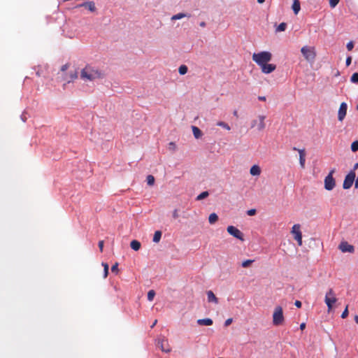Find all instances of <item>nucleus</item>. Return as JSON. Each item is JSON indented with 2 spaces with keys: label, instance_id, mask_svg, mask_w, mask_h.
Wrapping results in <instances>:
<instances>
[{
  "label": "nucleus",
  "instance_id": "f257e3e1",
  "mask_svg": "<svg viewBox=\"0 0 358 358\" xmlns=\"http://www.w3.org/2000/svg\"><path fill=\"white\" fill-rule=\"evenodd\" d=\"M103 77V73L92 66H86L80 72V78L85 81H93Z\"/></svg>",
  "mask_w": 358,
  "mask_h": 358
},
{
  "label": "nucleus",
  "instance_id": "f03ea898",
  "mask_svg": "<svg viewBox=\"0 0 358 358\" xmlns=\"http://www.w3.org/2000/svg\"><path fill=\"white\" fill-rule=\"evenodd\" d=\"M252 58L257 65L262 66L271 60L272 54L268 51H262L258 53H253Z\"/></svg>",
  "mask_w": 358,
  "mask_h": 358
},
{
  "label": "nucleus",
  "instance_id": "7ed1b4c3",
  "mask_svg": "<svg viewBox=\"0 0 358 358\" xmlns=\"http://www.w3.org/2000/svg\"><path fill=\"white\" fill-rule=\"evenodd\" d=\"M301 52L308 62H314L316 57V51L314 47L303 46L301 49Z\"/></svg>",
  "mask_w": 358,
  "mask_h": 358
},
{
  "label": "nucleus",
  "instance_id": "20e7f679",
  "mask_svg": "<svg viewBox=\"0 0 358 358\" xmlns=\"http://www.w3.org/2000/svg\"><path fill=\"white\" fill-rule=\"evenodd\" d=\"M284 322L283 310L281 306H276L273 314V324L279 326Z\"/></svg>",
  "mask_w": 358,
  "mask_h": 358
},
{
  "label": "nucleus",
  "instance_id": "39448f33",
  "mask_svg": "<svg viewBox=\"0 0 358 358\" xmlns=\"http://www.w3.org/2000/svg\"><path fill=\"white\" fill-rule=\"evenodd\" d=\"M337 299L332 289H329L326 293L324 301L328 308V312H330L333 308V304L336 303Z\"/></svg>",
  "mask_w": 358,
  "mask_h": 358
},
{
  "label": "nucleus",
  "instance_id": "423d86ee",
  "mask_svg": "<svg viewBox=\"0 0 358 358\" xmlns=\"http://www.w3.org/2000/svg\"><path fill=\"white\" fill-rule=\"evenodd\" d=\"M292 234L294 238L297 241L299 246L302 245V234L301 231V226L299 224H294L292 228Z\"/></svg>",
  "mask_w": 358,
  "mask_h": 358
},
{
  "label": "nucleus",
  "instance_id": "0eeeda50",
  "mask_svg": "<svg viewBox=\"0 0 358 358\" xmlns=\"http://www.w3.org/2000/svg\"><path fill=\"white\" fill-rule=\"evenodd\" d=\"M265 119H266L265 115H259L257 117V120H252V122L251 123V127H257L258 131H262L266 127V124L264 122Z\"/></svg>",
  "mask_w": 358,
  "mask_h": 358
},
{
  "label": "nucleus",
  "instance_id": "6e6552de",
  "mask_svg": "<svg viewBox=\"0 0 358 358\" xmlns=\"http://www.w3.org/2000/svg\"><path fill=\"white\" fill-rule=\"evenodd\" d=\"M227 231L230 235L233 236L234 237L242 241H244L243 234L236 227L234 226H229L227 228Z\"/></svg>",
  "mask_w": 358,
  "mask_h": 358
},
{
  "label": "nucleus",
  "instance_id": "1a4fd4ad",
  "mask_svg": "<svg viewBox=\"0 0 358 358\" xmlns=\"http://www.w3.org/2000/svg\"><path fill=\"white\" fill-rule=\"evenodd\" d=\"M338 249L342 252L353 253L355 252V248L352 245L349 244L347 241H343L338 245Z\"/></svg>",
  "mask_w": 358,
  "mask_h": 358
},
{
  "label": "nucleus",
  "instance_id": "9d476101",
  "mask_svg": "<svg viewBox=\"0 0 358 358\" xmlns=\"http://www.w3.org/2000/svg\"><path fill=\"white\" fill-rule=\"evenodd\" d=\"M157 345L160 348L162 352H169L171 350L168 340L164 338L158 339Z\"/></svg>",
  "mask_w": 358,
  "mask_h": 358
},
{
  "label": "nucleus",
  "instance_id": "9b49d317",
  "mask_svg": "<svg viewBox=\"0 0 358 358\" xmlns=\"http://www.w3.org/2000/svg\"><path fill=\"white\" fill-rule=\"evenodd\" d=\"M347 109H348L347 103L345 102L341 103L340 105L338 111V120L340 122H342L344 120V118L347 114Z\"/></svg>",
  "mask_w": 358,
  "mask_h": 358
},
{
  "label": "nucleus",
  "instance_id": "f8f14e48",
  "mask_svg": "<svg viewBox=\"0 0 358 358\" xmlns=\"http://www.w3.org/2000/svg\"><path fill=\"white\" fill-rule=\"evenodd\" d=\"M262 73L268 74L274 71L276 69V66L273 64L266 63L265 64L260 66Z\"/></svg>",
  "mask_w": 358,
  "mask_h": 358
},
{
  "label": "nucleus",
  "instance_id": "ddd939ff",
  "mask_svg": "<svg viewBox=\"0 0 358 358\" xmlns=\"http://www.w3.org/2000/svg\"><path fill=\"white\" fill-rule=\"evenodd\" d=\"M293 150H298L299 154V163L302 168H304L305 166V162H306V150L304 149H296V148H294Z\"/></svg>",
  "mask_w": 358,
  "mask_h": 358
},
{
  "label": "nucleus",
  "instance_id": "4468645a",
  "mask_svg": "<svg viewBox=\"0 0 358 358\" xmlns=\"http://www.w3.org/2000/svg\"><path fill=\"white\" fill-rule=\"evenodd\" d=\"M213 323V321L210 318L199 319L197 324L201 326H210Z\"/></svg>",
  "mask_w": 358,
  "mask_h": 358
},
{
  "label": "nucleus",
  "instance_id": "2eb2a0df",
  "mask_svg": "<svg viewBox=\"0 0 358 358\" xmlns=\"http://www.w3.org/2000/svg\"><path fill=\"white\" fill-rule=\"evenodd\" d=\"M79 6H83L87 8L91 12H94L96 10V6L95 3L93 1H87L82 4H80Z\"/></svg>",
  "mask_w": 358,
  "mask_h": 358
},
{
  "label": "nucleus",
  "instance_id": "dca6fc26",
  "mask_svg": "<svg viewBox=\"0 0 358 358\" xmlns=\"http://www.w3.org/2000/svg\"><path fill=\"white\" fill-rule=\"evenodd\" d=\"M250 173L252 176H259L261 173V168L258 165H253L250 168Z\"/></svg>",
  "mask_w": 358,
  "mask_h": 358
},
{
  "label": "nucleus",
  "instance_id": "f3484780",
  "mask_svg": "<svg viewBox=\"0 0 358 358\" xmlns=\"http://www.w3.org/2000/svg\"><path fill=\"white\" fill-rule=\"evenodd\" d=\"M207 297L208 302H214L215 303H218V299L212 291L207 292Z\"/></svg>",
  "mask_w": 358,
  "mask_h": 358
},
{
  "label": "nucleus",
  "instance_id": "a211bd4d",
  "mask_svg": "<svg viewBox=\"0 0 358 358\" xmlns=\"http://www.w3.org/2000/svg\"><path fill=\"white\" fill-rule=\"evenodd\" d=\"M335 185V180H324V187L327 190L333 189Z\"/></svg>",
  "mask_w": 358,
  "mask_h": 358
},
{
  "label": "nucleus",
  "instance_id": "6ab92c4d",
  "mask_svg": "<svg viewBox=\"0 0 358 358\" xmlns=\"http://www.w3.org/2000/svg\"><path fill=\"white\" fill-rule=\"evenodd\" d=\"M192 132H193L194 136L196 138H199L202 136V132L199 128H198L196 126H192Z\"/></svg>",
  "mask_w": 358,
  "mask_h": 358
},
{
  "label": "nucleus",
  "instance_id": "aec40b11",
  "mask_svg": "<svg viewBox=\"0 0 358 358\" xmlns=\"http://www.w3.org/2000/svg\"><path fill=\"white\" fill-rule=\"evenodd\" d=\"M141 243L136 240H133L130 243L131 248L135 251H138L141 248Z\"/></svg>",
  "mask_w": 358,
  "mask_h": 358
},
{
  "label": "nucleus",
  "instance_id": "412c9836",
  "mask_svg": "<svg viewBox=\"0 0 358 358\" xmlns=\"http://www.w3.org/2000/svg\"><path fill=\"white\" fill-rule=\"evenodd\" d=\"M300 2L299 0H294L292 4V9L295 14H297L300 10Z\"/></svg>",
  "mask_w": 358,
  "mask_h": 358
},
{
  "label": "nucleus",
  "instance_id": "4be33fe9",
  "mask_svg": "<svg viewBox=\"0 0 358 358\" xmlns=\"http://www.w3.org/2000/svg\"><path fill=\"white\" fill-rule=\"evenodd\" d=\"M218 220V216L216 213H213L208 217V222L210 224H215Z\"/></svg>",
  "mask_w": 358,
  "mask_h": 358
},
{
  "label": "nucleus",
  "instance_id": "5701e85b",
  "mask_svg": "<svg viewBox=\"0 0 358 358\" xmlns=\"http://www.w3.org/2000/svg\"><path fill=\"white\" fill-rule=\"evenodd\" d=\"M162 231H156L154 234V236H153V242L154 243H159L161 240V238H162Z\"/></svg>",
  "mask_w": 358,
  "mask_h": 358
},
{
  "label": "nucleus",
  "instance_id": "b1692460",
  "mask_svg": "<svg viewBox=\"0 0 358 358\" xmlns=\"http://www.w3.org/2000/svg\"><path fill=\"white\" fill-rule=\"evenodd\" d=\"M187 16L186 14L185 13H178L176 15H174L171 17V20H180V19H182L185 17Z\"/></svg>",
  "mask_w": 358,
  "mask_h": 358
},
{
  "label": "nucleus",
  "instance_id": "393cba45",
  "mask_svg": "<svg viewBox=\"0 0 358 358\" xmlns=\"http://www.w3.org/2000/svg\"><path fill=\"white\" fill-rule=\"evenodd\" d=\"M217 125L219 127H221L228 131H229L231 129V127H229V125L224 122L220 121V122H217Z\"/></svg>",
  "mask_w": 358,
  "mask_h": 358
},
{
  "label": "nucleus",
  "instance_id": "a878e982",
  "mask_svg": "<svg viewBox=\"0 0 358 358\" xmlns=\"http://www.w3.org/2000/svg\"><path fill=\"white\" fill-rule=\"evenodd\" d=\"M355 180H344L343 187L344 189H349L353 185Z\"/></svg>",
  "mask_w": 358,
  "mask_h": 358
},
{
  "label": "nucleus",
  "instance_id": "bb28decb",
  "mask_svg": "<svg viewBox=\"0 0 358 358\" xmlns=\"http://www.w3.org/2000/svg\"><path fill=\"white\" fill-rule=\"evenodd\" d=\"M208 195H209L208 192H207V191L203 192L197 196L196 200L197 201L202 200V199L206 198Z\"/></svg>",
  "mask_w": 358,
  "mask_h": 358
},
{
  "label": "nucleus",
  "instance_id": "cd10ccee",
  "mask_svg": "<svg viewBox=\"0 0 358 358\" xmlns=\"http://www.w3.org/2000/svg\"><path fill=\"white\" fill-rule=\"evenodd\" d=\"M187 67L185 65H181L178 69V72L180 75H185L187 72Z\"/></svg>",
  "mask_w": 358,
  "mask_h": 358
},
{
  "label": "nucleus",
  "instance_id": "c85d7f7f",
  "mask_svg": "<svg viewBox=\"0 0 358 358\" xmlns=\"http://www.w3.org/2000/svg\"><path fill=\"white\" fill-rule=\"evenodd\" d=\"M102 266H103V278H106L108 275V265L106 263H102Z\"/></svg>",
  "mask_w": 358,
  "mask_h": 358
},
{
  "label": "nucleus",
  "instance_id": "c756f323",
  "mask_svg": "<svg viewBox=\"0 0 358 358\" xmlns=\"http://www.w3.org/2000/svg\"><path fill=\"white\" fill-rule=\"evenodd\" d=\"M255 260L253 259H247V260H245L242 262L241 264V266L243 267V268H247L248 266H250L251 265V264L252 262H254Z\"/></svg>",
  "mask_w": 358,
  "mask_h": 358
},
{
  "label": "nucleus",
  "instance_id": "7c9ffc66",
  "mask_svg": "<svg viewBox=\"0 0 358 358\" xmlns=\"http://www.w3.org/2000/svg\"><path fill=\"white\" fill-rule=\"evenodd\" d=\"M287 24L285 22H282L276 28V31H283L285 30Z\"/></svg>",
  "mask_w": 358,
  "mask_h": 358
},
{
  "label": "nucleus",
  "instance_id": "2f4dec72",
  "mask_svg": "<svg viewBox=\"0 0 358 358\" xmlns=\"http://www.w3.org/2000/svg\"><path fill=\"white\" fill-rule=\"evenodd\" d=\"M155 296V292L153 289H151L148 293V299L150 301H152Z\"/></svg>",
  "mask_w": 358,
  "mask_h": 358
},
{
  "label": "nucleus",
  "instance_id": "473e14b6",
  "mask_svg": "<svg viewBox=\"0 0 358 358\" xmlns=\"http://www.w3.org/2000/svg\"><path fill=\"white\" fill-rule=\"evenodd\" d=\"M351 150L352 152H357L358 150V141H355L351 144Z\"/></svg>",
  "mask_w": 358,
  "mask_h": 358
},
{
  "label": "nucleus",
  "instance_id": "72a5a7b5",
  "mask_svg": "<svg viewBox=\"0 0 358 358\" xmlns=\"http://www.w3.org/2000/svg\"><path fill=\"white\" fill-rule=\"evenodd\" d=\"M350 81L354 83H358V73H354L352 75Z\"/></svg>",
  "mask_w": 358,
  "mask_h": 358
},
{
  "label": "nucleus",
  "instance_id": "f704fd0d",
  "mask_svg": "<svg viewBox=\"0 0 358 358\" xmlns=\"http://www.w3.org/2000/svg\"><path fill=\"white\" fill-rule=\"evenodd\" d=\"M355 173L351 171L348 174L346 175L345 179H355Z\"/></svg>",
  "mask_w": 358,
  "mask_h": 358
},
{
  "label": "nucleus",
  "instance_id": "c9c22d12",
  "mask_svg": "<svg viewBox=\"0 0 358 358\" xmlns=\"http://www.w3.org/2000/svg\"><path fill=\"white\" fill-rule=\"evenodd\" d=\"M340 0H329V6L331 8H335L339 3Z\"/></svg>",
  "mask_w": 358,
  "mask_h": 358
},
{
  "label": "nucleus",
  "instance_id": "e433bc0d",
  "mask_svg": "<svg viewBox=\"0 0 358 358\" xmlns=\"http://www.w3.org/2000/svg\"><path fill=\"white\" fill-rule=\"evenodd\" d=\"M177 148V146L174 142H170L169 143V149L171 151H175Z\"/></svg>",
  "mask_w": 358,
  "mask_h": 358
},
{
  "label": "nucleus",
  "instance_id": "4c0bfd02",
  "mask_svg": "<svg viewBox=\"0 0 358 358\" xmlns=\"http://www.w3.org/2000/svg\"><path fill=\"white\" fill-rule=\"evenodd\" d=\"M346 48L348 51H351L354 48V43L352 41H350L347 43Z\"/></svg>",
  "mask_w": 358,
  "mask_h": 358
},
{
  "label": "nucleus",
  "instance_id": "58836bf2",
  "mask_svg": "<svg viewBox=\"0 0 358 358\" xmlns=\"http://www.w3.org/2000/svg\"><path fill=\"white\" fill-rule=\"evenodd\" d=\"M111 271L117 273L118 272V263H115L111 267Z\"/></svg>",
  "mask_w": 358,
  "mask_h": 358
},
{
  "label": "nucleus",
  "instance_id": "ea45409f",
  "mask_svg": "<svg viewBox=\"0 0 358 358\" xmlns=\"http://www.w3.org/2000/svg\"><path fill=\"white\" fill-rule=\"evenodd\" d=\"M348 306H347L346 308H345L344 311L341 314V317L342 318H345V317H348Z\"/></svg>",
  "mask_w": 358,
  "mask_h": 358
},
{
  "label": "nucleus",
  "instance_id": "a19ab883",
  "mask_svg": "<svg viewBox=\"0 0 358 358\" xmlns=\"http://www.w3.org/2000/svg\"><path fill=\"white\" fill-rule=\"evenodd\" d=\"M247 214L250 216H253L256 214V210L250 209V210H248Z\"/></svg>",
  "mask_w": 358,
  "mask_h": 358
},
{
  "label": "nucleus",
  "instance_id": "79ce46f5",
  "mask_svg": "<svg viewBox=\"0 0 358 358\" xmlns=\"http://www.w3.org/2000/svg\"><path fill=\"white\" fill-rule=\"evenodd\" d=\"M334 172V170H331L329 173L325 177L324 179H334L333 178V173Z\"/></svg>",
  "mask_w": 358,
  "mask_h": 358
},
{
  "label": "nucleus",
  "instance_id": "37998d69",
  "mask_svg": "<svg viewBox=\"0 0 358 358\" xmlns=\"http://www.w3.org/2000/svg\"><path fill=\"white\" fill-rule=\"evenodd\" d=\"M232 318H229L227 319L225 322H224V326L225 327H228L229 325H230L232 322Z\"/></svg>",
  "mask_w": 358,
  "mask_h": 358
},
{
  "label": "nucleus",
  "instance_id": "c03bdc74",
  "mask_svg": "<svg viewBox=\"0 0 358 358\" xmlns=\"http://www.w3.org/2000/svg\"><path fill=\"white\" fill-rule=\"evenodd\" d=\"M179 217V215H178V210L176 209L173 210V217L174 219H177L178 217Z\"/></svg>",
  "mask_w": 358,
  "mask_h": 358
},
{
  "label": "nucleus",
  "instance_id": "a18cd8bd",
  "mask_svg": "<svg viewBox=\"0 0 358 358\" xmlns=\"http://www.w3.org/2000/svg\"><path fill=\"white\" fill-rule=\"evenodd\" d=\"M103 243H103V241H100L99 242V250H100V251H101V252H102V251H103Z\"/></svg>",
  "mask_w": 358,
  "mask_h": 358
},
{
  "label": "nucleus",
  "instance_id": "49530a36",
  "mask_svg": "<svg viewBox=\"0 0 358 358\" xmlns=\"http://www.w3.org/2000/svg\"><path fill=\"white\" fill-rule=\"evenodd\" d=\"M351 62H352V57H348L347 59H346V66H348L350 65L351 64Z\"/></svg>",
  "mask_w": 358,
  "mask_h": 358
},
{
  "label": "nucleus",
  "instance_id": "de8ad7c7",
  "mask_svg": "<svg viewBox=\"0 0 358 358\" xmlns=\"http://www.w3.org/2000/svg\"><path fill=\"white\" fill-rule=\"evenodd\" d=\"M294 305L297 307V308H301V302L300 301H298L296 300L294 303Z\"/></svg>",
  "mask_w": 358,
  "mask_h": 358
},
{
  "label": "nucleus",
  "instance_id": "09e8293b",
  "mask_svg": "<svg viewBox=\"0 0 358 358\" xmlns=\"http://www.w3.org/2000/svg\"><path fill=\"white\" fill-rule=\"evenodd\" d=\"M258 99L262 101H265L266 99V96H259Z\"/></svg>",
  "mask_w": 358,
  "mask_h": 358
},
{
  "label": "nucleus",
  "instance_id": "8fccbe9b",
  "mask_svg": "<svg viewBox=\"0 0 358 358\" xmlns=\"http://www.w3.org/2000/svg\"><path fill=\"white\" fill-rule=\"evenodd\" d=\"M155 180H148V185L152 186L155 184Z\"/></svg>",
  "mask_w": 358,
  "mask_h": 358
},
{
  "label": "nucleus",
  "instance_id": "3c124183",
  "mask_svg": "<svg viewBox=\"0 0 358 358\" xmlns=\"http://www.w3.org/2000/svg\"><path fill=\"white\" fill-rule=\"evenodd\" d=\"M306 328V323L303 322L300 324V329L303 330Z\"/></svg>",
  "mask_w": 358,
  "mask_h": 358
},
{
  "label": "nucleus",
  "instance_id": "603ef678",
  "mask_svg": "<svg viewBox=\"0 0 358 358\" xmlns=\"http://www.w3.org/2000/svg\"><path fill=\"white\" fill-rule=\"evenodd\" d=\"M67 69H68V65H67V64H65V65H64V66H62L61 70H62V71H66Z\"/></svg>",
  "mask_w": 358,
  "mask_h": 358
},
{
  "label": "nucleus",
  "instance_id": "864d4df0",
  "mask_svg": "<svg viewBox=\"0 0 358 358\" xmlns=\"http://www.w3.org/2000/svg\"><path fill=\"white\" fill-rule=\"evenodd\" d=\"M146 179H155L154 176H152V175H148L146 178Z\"/></svg>",
  "mask_w": 358,
  "mask_h": 358
},
{
  "label": "nucleus",
  "instance_id": "5fc2aeb1",
  "mask_svg": "<svg viewBox=\"0 0 358 358\" xmlns=\"http://www.w3.org/2000/svg\"><path fill=\"white\" fill-rule=\"evenodd\" d=\"M157 322V320H155L154 321V322L152 323V324L151 325V328H153V327L156 325Z\"/></svg>",
  "mask_w": 358,
  "mask_h": 358
},
{
  "label": "nucleus",
  "instance_id": "6e6d98bb",
  "mask_svg": "<svg viewBox=\"0 0 358 358\" xmlns=\"http://www.w3.org/2000/svg\"><path fill=\"white\" fill-rule=\"evenodd\" d=\"M200 26H201V27H206V22H201L200 23Z\"/></svg>",
  "mask_w": 358,
  "mask_h": 358
},
{
  "label": "nucleus",
  "instance_id": "4d7b16f0",
  "mask_svg": "<svg viewBox=\"0 0 358 358\" xmlns=\"http://www.w3.org/2000/svg\"><path fill=\"white\" fill-rule=\"evenodd\" d=\"M355 188H358V180H355Z\"/></svg>",
  "mask_w": 358,
  "mask_h": 358
},
{
  "label": "nucleus",
  "instance_id": "13d9d810",
  "mask_svg": "<svg viewBox=\"0 0 358 358\" xmlns=\"http://www.w3.org/2000/svg\"><path fill=\"white\" fill-rule=\"evenodd\" d=\"M355 321L357 324H358V315L355 316Z\"/></svg>",
  "mask_w": 358,
  "mask_h": 358
},
{
  "label": "nucleus",
  "instance_id": "bf43d9fd",
  "mask_svg": "<svg viewBox=\"0 0 358 358\" xmlns=\"http://www.w3.org/2000/svg\"><path fill=\"white\" fill-rule=\"evenodd\" d=\"M233 113H234V116H236V117H238V112H237V110H234Z\"/></svg>",
  "mask_w": 358,
  "mask_h": 358
},
{
  "label": "nucleus",
  "instance_id": "052dcab7",
  "mask_svg": "<svg viewBox=\"0 0 358 358\" xmlns=\"http://www.w3.org/2000/svg\"><path fill=\"white\" fill-rule=\"evenodd\" d=\"M71 78H72V79H74V78H77L76 73L72 74L71 75Z\"/></svg>",
  "mask_w": 358,
  "mask_h": 358
},
{
  "label": "nucleus",
  "instance_id": "680f3d73",
  "mask_svg": "<svg viewBox=\"0 0 358 358\" xmlns=\"http://www.w3.org/2000/svg\"><path fill=\"white\" fill-rule=\"evenodd\" d=\"M265 1V0H257V2L259 3H263Z\"/></svg>",
  "mask_w": 358,
  "mask_h": 358
},
{
  "label": "nucleus",
  "instance_id": "e2e57ef3",
  "mask_svg": "<svg viewBox=\"0 0 358 358\" xmlns=\"http://www.w3.org/2000/svg\"><path fill=\"white\" fill-rule=\"evenodd\" d=\"M36 75H37L38 76H41V73L40 71H38L36 72Z\"/></svg>",
  "mask_w": 358,
  "mask_h": 358
},
{
  "label": "nucleus",
  "instance_id": "0e129e2a",
  "mask_svg": "<svg viewBox=\"0 0 358 358\" xmlns=\"http://www.w3.org/2000/svg\"><path fill=\"white\" fill-rule=\"evenodd\" d=\"M357 110H358V103H357Z\"/></svg>",
  "mask_w": 358,
  "mask_h": 358
},
{
  "label": "nucleus",
  "instance_id": "69168bd1",
  "mask_svg": "<svg viewBox=\"0 0 358 358\" xmlns=\"http://www.w3.org/2000/svg\"><path fill=\"white\" fill-rule=\"evenodd\" d=\"M219 358H223V357H219Z\"/></svg>",
  "mask_w": 358,
  "mask_h": 358
},
{
  "label": "nucleus",
  "instance_id": "338daca9",
  "mask_svg": "<svg viewBox=\"0 0 358 358\" xmlns=\"http://www.w3.org/2000/svg\"><path fill=\"white\" fill-rule=\"evenodd\" d=\"M357 179H358V178Z\"/></svg>",
  "mask_w": 358,
  "mask_h": 358
}]
</instances>
